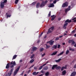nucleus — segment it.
<instances>
[{
  "instance_id": "obj_9",
  "label": "nucleus",
  "mask_w": 76,
  "mask_h": 76,
  "mask_svg": "<svg viewBox=\"0 0 76 76\" xmlns=\"http://www.w3.org/2000/svg\"><path fill=\"white\" fill-rule=\"evenodd\" d=\"M57 45H54L52 47V50H54V49H57Z\"/></svg>"
},
{
  "instance_id": "obj_8",
  "label": "nucleus",
  "mask_w": 76,
  "mask_h": 76,
  "mask_svg": "<svg viewBox=\"0 0 76 76\" xmlns=\"http://www.w3.org/2000/svg\"><path fill=\"white\" fill-rule=\"evenodd\" d=\"M48 7H54V4H53V3H51L48 6Z\"/></svg>"
},
{
  "instance_id": "obj_43",
  "label": "nucleus",
  "mask_w": 76,
  "mask_h": 76,
  "mask_svg": "<svg viewBox=\"0 0 76 76\" xmlns=\"http://www.w3.org/2000/svg\"><path fill=\"white\" fill-rule=\"evenodd\" d=\"M50 28V29H51V30H52V31H53V30L54 29V26H53L52 27H51V28Z\"/></svg>"
},
{
  "instance_id": "obj_22",
  "label": "nucleus",
  "mask_w": 76,
  "mask_h": 76,
  "mask_svg": "<svg viewBox=\"0 0 76 76\" xmlns=\"http://www.w3.org/2000/svg\"><path fill=\"white\" fill-rule=\"evenodd\" d=\"M66 73V70H64L62 72L63 75H65Z\"/></svg>"
},
{
  "instance_id": "obj_13",
  "label": "nucleus",
  "mask_w": 76,
  "mask_h": 76,
  "mask_svg": "<svg viewBox=\"0 0 76 76\" xmlns=\"http://www.w3.org/2000/svg\"><path fill=\"white\" fill-rule=\"evenodd\" d=\"M46 65V64H44L43 65L41 66H40L39 68V70H41V69H42V67H43V66H45Z\"/></svg>"
},
{
  "instance_id": "obj_40",
  "label": "nucleus",
  "mask_w": 76,
  "mask_h": 76,
  "mask_svg": "<svg viewBox=\"0 0 76 76\" xmlns=\"http://www.w3.org/2000/svg\"><path fill=\"white\" fill-rule=\"evenodd\" d=\"M69 50H70V51H74L75 49H72L70 48H69Z\"/></svg>"
},
{
  "instance_id": "obj_17",
  "label": "nucleus",
  "mask_w": 76,
  "mask_h": 76,
  "mask_svg": "<svg viewBox=\"0 0 76 76\" xmlns=\"http://www.w3.org/2000/svg\"><path fill=\"white\" fill-rule=\"evenodd\" d=\"M51 30V28H49L48 30V31L47 33V34H48L49 33H51L52 32V31L50 30Z\"/></svg>"
},
{
  "instance_id": "obj_27",
  "label": "nucleus",
  "mask_w": 76,
  "mask_h": 76,
  "mask_svg": "<svg viewBox=\"0 0 76 76\" xmlns=\"http://www.w3.org/2000/svg\"><path fill=\"white\" fill-rule=\"evenodd\" d=\"M69 10H70V9H69V8H67V9H65V13H67V12L68 11H69Z\"/></svg>"
},
{
  "instance_id": "obj_47",
  "label": "nucleus",
  "mask_w": 76,
  "mask_h": 76,
  "mask_svg": "<svg viewBox=\"0 0 76 76\" xmlns=\"http://www.w3.org/2000/svg\"><path fill=\"white\" fill-rule=\"evenodd\" d=\"M68 25V23H65L64 24V26H67V25Z\"/></svg>"
},
{
  "instance_id": "obj_44",
  "label": "nucleus",
  "mask_w": 76,
  "mask_h": 76,
  "mask_svg": "<svg viewBox=\"0 0 76 76\" xmlns=\"http://www.w3.org/2000/svg\"><path fill=\"white\" fill-rule=\"evenodd\" d=\"M38 69L37 68V67L36 66H34V69L35 70H37Z\"/></svg>"
},
{
  "instance_id": "obj_51",
  "label": "nucleus",
  "mask_w": 76,
  "mask_h": 76,
  "mask_svg": "<svg viewBox=\"0 0 76 76\" xmlns=\"http://www.w3.org/2000/svg\"><path fill=\"white\" fill-rule=\"evenodd\" d=\"M67 65H65V66L64 67V69H66V68H67Z\"/></svg>"
},
{
  "instance_id": "obj_42",
  "label": "nucleus",
  "mask_w": 76,
  "mask_h": 76,
  "mask_svg": "<svg viewBox=\"0 0 76 76\" xmlns=\"http://www.w3.org/2000/svg\"><path fill=\"white\" fill-rule=\"evenodd\" d=\"M36 3H37V2H33V3H32L31 4H32V5H35V4Z\"/></svg>"
},
{
  "instance_id": "obj_21",
  "label": "nucleus",
  "mask_w": 76,
  "mask_h": 76,
  "mask_svg": "<svg viewBox=\"0 0 76 76\" xmlns=\"http://www.w3.org/2000/svg\"><path fill=\"white\" fill-rule=\"evenodd\" d=\"M64 51H63L61 53H59V54H58L57 55V56H61L62 54H63V53H64Z\"/></svg>"
},
{
  "instance_id": "obj_59",
  "label": "nucleus",
  "mask_w": 76,
  "mask_h": 76,
  "mask_svg": "<svg viewBox=\"0 0 76 76\" xmlns=\"http://www.w3.org/2000/svg\"><path fill=\"white\" fill-rule=\"evenodd\" d=\"M39 42H40V41L39 40L37 41V43H38V44L39 43Z\"/></svg>"
},
{
  "instance_id": "obj_50",
  "label": "nucleus",
  "mask_w": 76,
  "mask_h": 76,
  "mask_svg": "<svg viewBox=\"0 0 76 76\" xmlns=\"http://www.w3.org/2000/svg\"><path fill=\"white\" fill-rule=\"evenodd\" d=\"M60 45H58V48H59L60 47Z\"/></svg>"
},
{
  "instance_id": "obj_12",
  "label": "nucleus",
  "mask_w": 76,
  "mask_h": 76,
  "mask_svg": "<svg viewBox=\"0 0 76 76\" xmlns=\"http://www.w3.org/2000/svg\"><path fill=\"white\" fill-rule=\"evenodd\" d=\"M72 22V20H69V19H67L64 22V23H67V22L68 23H70Z\"/></svg>"
},
{
  "instance_id": "obj_48",
  "label": "nucleus",
  "mask_w": 76,
  "mask_h": 76,
  "mask_svg": "<svg viewBox=\"0 0 76 76\" xmlns=\"http://www.w3.org/2000/svg\"><path fill=\"white\" fill-rule=\"evenodd\" d=\"M34 66V65H32L31 66H30V67L29 68V69H31L32 67H33Z\"/></svg>"
},
{
  "instance_id": "obj_3",
  "label": "nucleus",
  "mask_w": 76,
  "mask_h": 76,
  "mask_svg": "<svg viewBox=\"0 0 76 76\" xmlns=\"http://www.w3.org/2000/svg\"><path fill=\"white\" fill-rule=\"evenodd\" d=\"M54 69L58 70V69H61V67L60 66H57V65H54L52 67V70H54Z\"/></svg>"
},
{
  "instance_id": "obj_62",
  "label": "nucleus",
  "mask_w": 76,
  "mask_h": 76,
  "mask_svg": "<svg viewBox=\"0 0 76 76\" xmlns=\"http://www.w3.org/2000/svg\"><path fill=\"white\" fill-rule=\"evenodd\" d=\"M20 63H22V59L20 60Z\"/></svg>"
},
{
  "instance_id": "obj_24",
  "label": "nucleus",
  "mask_w": 76,
  "mask_h": 76,
  "mask_svg": "<svg viewBox=\"0 0 76 76\" xmlns=\"http://www.w3.org/2000/svg\"><path fill=\"white\" fill-rule=\"evenodd\" d=\"M35 60L34 59H31L30 61V63H31V64H32L33 62Z\"/></svg>"
},
{
  "instance_id": "obj_16",
  "label": "nucleus",
  "mask_w": 76,
  "mask_h": 76,
  "mask_svg": "<svg viewBox=\"0 0 76 76\" xmlns=\"http://www.w3.org/2000/svg\"><path fill=\"white\" fill-rule=\"evenodd\" d=\"M57 53V51H56L55 52H53L51 54V56H55V55H56Z\"/></svg>"
},
{
  "instance_id": "obj_37",
  "label": "nucleus",
  "mask_w": 76,
  "mask_h": 76,
  "mask_svg": "<svg viewBox=\"0 0 76 76\" xmlns=\"http://www.w3.org/2000/svg\"><path fill=\"white\" fill-rule=\"evenodd\" d=\"M17 73H18L17 72H16V71H15L14 73V74H13V76H15L17 74Z\"/></svg>"
},
{
  "instance_id": "obj_20",
  "label": "nucleus",
  "mask_w": 76,
  "mask_h": 76,
  "mask_svg": "<svg viewBox=\"0 0 76 76\" xmlns=\"http://www.w3.org/2000/svg\"><path fill=\"white\" fill-rule=\"evenodd\" d=\"M38 73H39V72H34L32 74L33 75H37Z\"/></svg>"
},
{
  "instance_id": "obj_33",
  "label": "nucleus",
  "mask_w": 76,
  "mask_h": 76,
  "mask_svg": "<svg viewBox=\"0 0 76 76\" xmlns=\"http://www.w3.org/2000/svg\"><path fill=\"white\" fill-rule=\"evenodd\" d=\"M8 14L7 13H6V15H7V18H8V17L10 18L11 16V15H7Z\"/></svg>"
},
{
  "instance_id": "obj_35",
  "label": "nucleus",
  "mask_w": 76,
  "mask_h": 76,
  "mask_svg": "<svg viewBox=\"0 0 76 76\" xmlns=\"http://www.w3.org/2000/svg\"><path fill=\"white\" fill-rule=\"evenodd\" d=\"M7 0H4V1L3 2H2V3H4H4H7Z\"/></svg>"
},
{
  "instance_id": "obj_41",
  "label": "nucleus",
  "mask_w": 76,
  "mask_h": 76,
  "mask_svg": "<svg viewBox=\"0 0 76 76\" xmlns=\"http://www.w3.org/2000/svg\"><path fill=\"white\" fill-rule=\"evenodd\" d=\"M50 16H51V11L49 12L48 16V17H50Z\"/></svg>"
},
{
  "instance_id": "obj_15",
  "label": "nucleus",
  "mask_w": 76,
  "mask_h": 76,
  "mask_svg": "<svg viewBox=\"0 0 76 76\" xmlns=\"http://www.w3.org/2000/svg\"><path fill=\"white\" fill-rule=\"evenodd\" d=\"M10 64V63H7L6 66V69H9V68Z\"/></svg>"
},
{
  "instance_id": "obj_25",
  "label": "nucleus",
  "mask_w": 76,
  "mask_h": 76,
  "mask_svg": "<svg viewBox=\"0 0 76 76\" xmlns=\"http://www.w3.org/2000/svg\"><path fill=\"white\" fill-rule=\"evenodd\" d=\"M59 1V0H54V1H53V4H56V3H57V1Z\"/></svg>"
},
{
  "instance_id": "obj_63",
  "label": "nucleus",
  "mask_w": 76,
  "mask_h": 76,
  "mask_svg": "<svg viewBox=\"0 0 76 76\" xmlns=\"http://www.w3.org/2000/svg\"><path fill=\"white\" fill-rule=\"evenodd\" d=\"M43 76V74H41L40 75H39L38 76Z\"/></svg>"
},
{
  "instance_id": "obj_11",
  "label": "nucleus",
  "mask_w": 76,
  "mask_h": 76,
  "mask_svg": "<svg viewBox=\"0 0 76 76\" xmlns=\"http://www.w3.org/2000/svg\"><path fill=\"white\" fill-rule=\"evenodd\" d=\"M4 4L2 3V2L1 3L0 7L1 8V9H3V8L4 7Z\"/></svg>"
},
{
  "instance_id": "obj_1",
  "label": "nucleus",
  "mask_w": 76,
  "mask_h": 76,
  "mask_svg": "<svg viewBox=\"0 0 76 76\" xmlns=\"http://www.w3.org/2000/svg\"><path fill=\"white\" fill-rule=\"evenodd\" d=\"M10 65L11 66H10V68H13L14 67V66H16V62L15 61H12L10 63Z\"/></svg>"
},
{
  "instance_id": "obj_6",
  "label": "nucleus",
  "mask_w": 76,
  "mask_h": 76,
  "mask_svg": "<svg viewBox=\"0 0 76 76\" xmlns=\"http://www.w3.org/2000/svg\"><path fill=\"white\" fill-rule=\"evenodd\" d=\"M68 5H69V3H68V2L66 1L62 4V7L63 8L67 7V6H68Z\"/></svg>"
},
{
  "instance_id": "obj_61",
  "label": "nucleus",
  "mask_w": 76,
  "mask_h": 76,
  "mask_svg": "<svg viewBox=\"0 0 76 76\" xmlns=\"http://www.w3.org/2000/svg\"><path fill=\"white\" fill-rule=\"evenodd\" d=\"M62 44L63 45H65V43H63Z\"/></svg>"
},
{
  "instance_id": "obj_60",
  "label": "nucleus",
  "mask_w": 76,
  "mask_h": 76,
  "mask_svg": "<svg viewBox=\"0 0 76 76\" xmlns=\"http://www.w3.org/2000/svg\"><path fill=\"white\" fill-rule=\"evenodd\" d=\"M31 72V70H29L28 71V73H29V72Z\"/></svg>"
},
{
  "instance_id": "obj_5",
  "label": "nucleus",
  "mask_w": 76,
  "mask_h": 76,
  "mask_svg": "<svg viewBox=\"0 0 76 76\" xmlns=\"http://www.w3.org/2000/svg\"><path fill=\"white\" fill-rule=\"evenodd\" d=\"M68 43L69 44H70V43H71V45H75L76 43L73 39L69 40Z\"/></svg>"
},
{
  "instance_id": "obj_38",
  "label": "nucleus",
  "mask_w": 76,
  "mask_h": 76,
  "mask_svg": "<svg viewBox=\"0 0 76 76\" xmlns=\"http://www.w3.org/2000/svg\"><path fill=\"white\" fill-rule=\"evenodd\" d=\"M40 73H42V74H45V72L43 71V70H42L41 71Z\"/></svg>"
},
{
  "instance_id": "obj_57",
  "label": "nucleus",
  "mask_w": 76,
  "mask_h": 76,
  "mask_svg": "<svg viewBox=\"0 0 76 76\" xmlns=\"http://www.w3.org/2000/svg\"><path fill=\"white\" fill-rule=\"evenodd\" d=\"M64 36H65V35H67V34L64 33Z\"/></svg>"
},
{
  "instance_id": "obj_56",
  "label": "nucleus",
  "mask_w": 76,
  "mask_h": 76,
  "mask_svg": "<svg viewBox=\"0 0 76 76\" xmlns=\"http://www.w3.org/2000/svg\"><path fill=\"white\" fill-rule=\"evenodd\" d=\"M68 9H70V8H71V6H69L68 7Z\"/></svg>"
},
{
  "instance_id": "obj_4",
  "label": "nucleus",
  "mask_w": 76,
  "mask_h": 76,
  "mask_svg": "<svg viewBox=\"0 0 76 76\" xmlns=\"http://www.w3.org/2000/svg\"><path fill=\"white\" fill-rule=\"evenodd\" d=\"M13 68L11 69V70L9 72L7 73L5 76H10L12 75V73H13Z\"/></svg>"
},
{
  "instance_id": "obj_52",
  "label": "nucleus",
  "mask_w": 76,
  "mask_h": 76,
  "mask_svg": "<svg viewBox=\"0 0 76 76\" xmlns=\"http://www.w3.org/2000/svg\"><path fill=\"white\" fill-rule=\"evenodd\" d=\"M75 31H76L75 30H74L72 31L71 32V33H75Z\"/></svg>"
},
{
  "instance_id": "obj_10",
  "label": "nucleus",
  "mask_w": 76,
  "mask_h": 76,
  "mask_svg": "<svg viewBox=\"0 0 76 76\" xmlns=\"http://www.w3.org/2000/svg\"><path fill=\"white\" fill-rule=\"evenodd\" d=\"M51 18H52L51 19V20H54V19L56 18V16H54V15H53L52 16H51Z\"/></svg>"
},
{
  "instance_id": "obj_29",
  "label": "nucleus",
  "mask_w": 76,
  "mask_h": 76,
  "mask_svg": "<svg viewBox=\"0 0 76 76\" xmlns=\"http://www.w3.org/2000/svg\"><path fill=\"white\" fill-rule=\"evenodd\" d=\"M48 69V67L47 66H46L45 67H44V69L45 70H46Z\"/></svg>"
},
{
  "instance_id": "obj_64",
  "label": "nucleus",
  "mask_w": 76,
  "mask_h": 76,
  "mask_svg": "<svg viewBox=\"0 0 76 76\" xmlns=\"http://www.w3.org/2000/svg\"><path fill=\"white\" fill-rule=\"evenodd\" d=\"M74 68H76V64L75 65H74Z\"/></svg>"
},
{
  "instance_id": "obj_39",
  "label": "nucleus",
  "mask_w": 76,
  "mask_h": 76,
  "mask_svg": "<svg viewBox=\"0 0 76 76\" xmlns=\"http://www.w3.org/2000/svg\"><path fill=\"white\" fill-rule=\"evenodd\" d=\"M19 2V0H15V4H18V3Z\"/></svg>"
},
{
  "instance_id": "obj_46",
  "label": "nucleus",
  "mask_w": 76,
  "mask_h": 76,
  "mask_svg": "<svg viewBox=\"0 0 76 76\" xmlns=\"http://www.w3.org/2000/svg\"><path fill=\"white\" fill-rule=\"evenodd\" d=\"M64 66H63L61 68V71H63L64 70Z\"/></svg>"
},
{
  "instance_id": "obj_26",
  "label": "nucleus",
  "mask_w": 76,
  "mask_h": 76,
  "mask_svg": "<svg viewBox=\"0 0 76 76\" xmlns=\"http://www.w3.org/2000/svg\"><path fill=\"white\" fill-rule=\"evenodd\" d=\"M17 57V55H15L13 56V58H12V60H14V59H15L16 58V57Z\"/></svg>"
},
{
  "instance_id": "obj_14",
  "label": "nucleus",
  "mask_w": 76,
  "mask_h": 76,
  "mask_svg": "<svg viewBox=\"0 0 76 76\" xmlns=\"http://www.w3.org/2000/svg\"><path fill=\"white\" fill-rule=\"evenodd\" d=\"M76 75V72H74L71 75V76H75Z\"/></svg>"
},
{
  "instance_id": "obj_7",
  "label": "nucleus",
  "mask_w": 76,
  "mask_h": 76,
  "mask_svg": "<svg viewBox=\"0 0 76 76\" xmlns=\"http://www.w3.org/2000/svg\"><path fill=\"white\" fill-rule=\"evenodd\" d=\"M54 42V41L51 40L47 42V44L49 43L50 44V45H53Z\"/></svg>"
},
{
  "instance_id": "obj_36",
  "label": "nucleus",
  "mask_w": 76,
  "mask_h": 76,
  "mask_svg": "<svg viewBox=\"0 0 76 76\" xmlns=\"http://www.w3.org/2000/svg\"><path fill=\"white\" fill-rule=\"evenodd\" d=\"M69 53V50H67L66 51V54H68Z\"/></svg>"
},
{
  "instance_id": "obj_32",
  "label": "nucleus",
  "mask_w": 76,
  "mask_h": 76,
  "mask_svg": "<svg viewBox=\"0 0 76 76\" xmlns=\"http://www.w3.org/2000/svg\"><path fill=\"white\" fill-rule=\"evenodd\" d=\"M34 56H35V55L34 54H33V55H31V56L30 58L32 59V58H34Z\"/></svg>"
},
{
  "instance_id": "obj_31",
  "label": "nucleus",
  "mask_w": 76,
  "mask_h": 76,
  "mask_svg": "<svg viewBox=\"0 0 76 76\" xmlns=\"http://www.w3.org/2000/svg\"><path fill=\"white\" fill-rule=\"evenodd\" d=\"M45 45L46 46V49H48L50 47V46L48 45L47 44H46Z\"/></svg>"
},
{
  "instance_id": "obj_54",
  "label": "nucleus",
  "mask_w": 76,
  "mask_h": 76,
  "mask_svg": "<svg viewBox=\"0 0 76 76\" xmlns=\"http://www.w3.org/2000/svg\"><path fill=\"white\" fill-rule=\"evenodd\" d=\"M24 73V71H23L22 73H21V74L20 75H23V73Z\"/></svg>"
},
{
  "instance_id": "obj_53",
  "label": "nucleus",
  "mask_w": 76,
  "mask_h": 76,
  "mask_svg": "<svg viewBox=\"0 0 76 76\" xmlns=\"http://www.w3.org/2000/svg\"><path fill=\"white\" fill-rule=\"evenodd\" d=\"M66 26H63V28H64V29H66Z\"/></svg>"
},
{
  "instance_id": "obj_45",
  "label": "nucleus",
  "mask_w": 76,
  "mask_h": 76,
  "mask_svg": "<svg viewBox=\"0 0 76 76\" xmlns=\"http://www.w3.org/2000/svg\"><path fill=\"white\" fill-rule=\"evenodd\" d=\"M58 39H59V37H56L55 39V41H57V40H58Z\"/></svg>"
},
{
  "instance_id": "obj_23",
  "label": "nucleus",
  "mask_w": 76,
  "mask_h": 76,
  "mask_svg": "<svg viewBox=\"0 0 76 76\" xmlns=\"http://www.w3.org/2000/svg\"><path fill=\"white\" fill-rule=\"evenodd\" d=\"M32 50H33V51H34L37 50V48L35 47H34L32 48Z\"/></svg>"
},
{
  "instance_id": "obj_18",
  "label": "nucleus",
  "mask_w": 76,
  "mask_h": 76,
  "mask_svg": "<svg viewBox=\"0 0 76 76\" xmlns=\"http://www.w3.org/2000/svg\"><path fill=\"white\" fill-rule=\"evenodd\" d=\"M39 5H40V4L38 2L37 3L36 5L37 8H39Z\"/></svg>"
},
{
  "instance_id": "obj_28",
  "label": "nucleus",
  "mask_w": 76,
  "mask_h": 76,
  "mask_svg": "<svg viewBox=\"0 0 76 76\" xmlns=\"http://www.w3.org/2000/svg\"><path fill=\"white\" fill-rule=\"evenodd\" d=\"M61 60V59H59L58 60H56V63H59V62H60V61Z\"/></svg>"
},
{
  "instance_id": "obj_34",
  "label": "nucleus",
  "mask_w": 76,
  "mask_h": 76,
  "mask_svg": "<svg viewBox=\"0 0 76 76\" xmlns=\"http://www.w3.org/2000/svg\"><path fill=\"white\" fill-rule=\"evenodd\" d=\"M45 75L46 76H48L49 75V72H47L45 73Z\"/></svg>"
},
{
  "instance_id": "obj_30",
  "label": "nucleus",
  "mask_w": 76,
  "mask_h": 76,
  "mask_svg": "<svg viewBox=\"0 0 76 76\" xmlns=\"http://www.w3.org/2000/svg\"><path fill=\"white\" fill-rule=\"evenodd\" d=\"M44 50V49L43 48H40V49H39V51L40 52H42V51H43V50Z\"/></svg>"
},
{
  "instance_id": "obj_58",
  "label": "nucleus",
  "mask_w": 76,
  "mask_h": 76,
  "mask_svg": "<svg viewBox=\"0 0 76 76\" xmlns=\"http://www.w3.org/2000/svg\"><path fill=\"white\" fill-rule=\"evenodd\" d=\"M61 19V18H58V20H60Z\"/></svg>"
},
{
  "instance_id": "obj_19",
  "label": "nucleus",
  "mask_w": 76,
  "mask_h": 76,
  "mask_svg": "<svg viewBox=\"0 0 76 76\" xmlns=\"http://www.w3.org/2000/svg\"><path fill=\"white\" fill-rule=\"evenodd\" d=\"M20 66H19L15 71L17 72H18V71L19 70V69H20Z\"/></svg>"
},
{
  "instance_id": "obj_55",
  "label": "nucleus",
  "mask_w": 76,
  "mask_h": 76,
  "mask_svg": "<svg viewBox=\"0 0 76 76\" xmlns=\"http://www.w3.org/2000/svg\"><path fill=\"white\" fill-rule=\"evenodd\" d=\"M76 18H72V20H75V19H76Z\"/></svg>"
},
{
  "instance_id": "obj_2",
  "label": "nucleus",
  "mask_w": 76,
  "mask_h": 76,
  "mask_svg": "<svg viewBox=\"0 0 76 76\" xmlns=\"http://www.w3.org/2000/svg\"><path fill=\"white\" fill-rule=\"evenodd\" d=\"M47 3H48L47 0H46L45 2L44 1H42V3L40 5V7H43L45 5V4H47Z\"/></svg>"
},
{
  "instance_id": "obj_49",
  "label": "nucleus",
  "mask_w": 76,
  "mask_h": 76,
  "mask_svg": "<svg viewBox=\"0 0 76 76\" xmlns=\"http://www.w3.org/2000/svg\"><path fill=\"white\" fill-rule=\"evenodd\" d=\"M45 55V53H44L42 55V57H44V56Z\"/></svg>"
}]
</instances>
